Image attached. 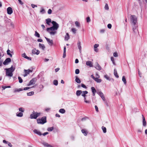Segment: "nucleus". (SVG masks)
Wrapping results in <instances>:
<instances>
[{
  "label": "nucleus",
  "instance_id": "nucleus-1",
  "mask_svg": "<svg viewBox=\"0 0 147 147\" xmlns=\"http://www.w3.org/2000/svg\"><path fill=\"white\" fill-rule=\"evenodd\" d=\"M51 23L53 26L50 28H47V31L50 35H54L57 33L56 30L59 28V24L55 21H53Z\"/></svg>",
  "mask_w": 147,
  "mask_h": 147
},
{
  "label": "nucleus",
  "instance_id": "nucleus-2",
  "mask_svg": "<svg viewBox=\"0 0 147 147\" xmlns=\"http://www.w3.org/2000/svg\"><path fill=\"white\" fill-rule=\"evenodd\" d=\"M131 23L133 26V31L137 33L138 31L137 29V26L136 25L137 21V17L135 15H130V17Z\"/></svg>",
  "mask_w": 147,
  "mask_h": 147
},
{
  "label": "nucleus",
  "instance_id": "nucleus-3",
  "mask_svg": "<svg viewBox=\"0 0 147 147\" xmlns=\"http://www.w3.org/2000/svg\"><path fill=\"white\" fill-rule=\"evenodd\" d=\"M5 76L9 77H11L13 76V72L15 70V68H13V66L9 68H5Z\"/></svg>",
  "mask_w": 147,
  "mask_h": 147
},
{
  "label": "nucleus",
  "instance_id": "nucleus-4",
  "mask_svg": "<svg viewBox=\"0 0 147 147\" xmlns=\"http://www.w3.org/2000/svg\"><path fill=\"white\" fill-rule=\"evenodd\" d=\"M37 123L38 124H43L47 122L46 117H43L41 119H37Z\"/></svg>",
  "mask_w": 147,
  "mask_h": 147
},
{
  "label": "nucleus",
  "instance_id": "nucleus-5",
  "mask_svg": "<svg viewBox=\"0 0 147 147\" xmlns=\"http://www.w3.org/2000/svg\"><path fill=\"white\" fill-rule=\"evenodd\" d=\"M40 113H37L34 111L32 113L30 114V118L31 119H36L38 117L40 116Z\"/></svg>",
  "mask_w": 147,
  "mask_h": 147
},
{
  "label": "nucleus",
  "instance_id": "nucleus-6",
  "mask_svg": "<svg viewBox=\"0 0 147 147\" xmlns=\"http://www.w3.org/2000/svg\"><path fill=\"white\" fill-rule=\"evenodd\" d=\"M88 92L87 91H83L82 92V96L84 97V101L85 102L88 103H90V101L89 100H87L86 98V94H88Z\"/></svg>",
  "mask_w": 147,
  "mask_h": 147
},
{
  "label": "nucleus",
  "instance_id": "nucleus-7",
  "mask_svg": "<svg viewBox=\"0 0 147 147\" xmlns=\"http://www.w3.org/2000/svg\"><path fill=\"white\" fill-rule=\"evenodd\" d=\"M97 93L100 96L101 98H102L103 101L106 103V105H108V104L107 103L106 101L103 93L101 91L97 92Z\"/></svg>",
  "mask_w": 147,
  "mask_h": 147
},
{
  "label": "nucleus",
  "instance_id": "nucleus-8",
  "mask_svg": "<svg viewBox=\"0 0 147 147\" xmlns=\"http://www.w3.org/2000/svg\"><path fill=\"white\" fill-rule=\"evenodd\" d=\"M36 78H33L29 82V83L27 85L28 86H29L32 85L34 84H35L36 81Z\"/></svg>",
  "mask_w": 147,
  "mask_h": 147
},
{
  "label": "nucleus",
  "instance_id": "nucleus-9",
  "mask_svg": "<svg viewBox=\"0 0 147 147\" xmlns=\"http://www.w3.org/2000/svg\"><path fill=\"white\" fill-rule=\"evenodd\" d=\"M32 52L34 54L38 55L40 53V52L38 50L34 49L32 50Z\"/></svg>",
  "mask_w": 147,
  "mask_h": 147
},
{
  "label": "nucleus",
  "instance_id": "nucleus-10",
  "mask_svg": "<svg viewBox=\"0 0 147 147\" xmlns=\"http://www.w3.org/2000/svg\"><path fill=\"white\" fill-rule=\"evenodd\" d=\"M11 61L10 58H7L3 62V64L5 65H7L8 63Z\"/></svg>",
  "mask_w": 147,
  "mask_h": 147
},
{
  "label": "nucleus",
  "instance_id": "nucleus-11",
  "mask_svg": "<svg viewBox=\"0 0 147 147\" xmlns=\"http://www.w3.org/2000/svg\"><path fill=\"white\" fill-rule=\"evenodd\" d=\"M78 47L79 49V52L80 53H81L82 52V47L81 46V42L78 40L77 43Z\"/></svg>",
  "mask_w": 147,
  "mask_h": 147
},
{
  "label": "nucleus",
  "instance_id": "nucleus-12",
  "mask_svg": "<svg viewBox=\"0 0 147 147\" xmlns=\"http://www.w3.org/2000/svg\"><path fill=\"white\" fill-rule=\"evenodd\" d=\"M45 38L50 45L52 46L53 45V41L52 40H51L50 39L46 37Z\"/></svg>",
  "mask_w": 147,
  "mask_h": 147
},
{
  "label": "nucleus",
  "instance_id": "nucleus-13",
  "mask_svg": "<svg viewBox=\"0 0 147 147\" xmlns=\"http://www.w3.org/2000/svg\"><path fill=\"white\" fill-rule=\"evenodd\" d=\"M7 13L9 15L13 13L12 9L10 7H9L7 8Z\"/></svg>",
  "mask_w": 147,
  "mask_h": 147
},
{
  "label": "nucleus",
  "instance_id": "nucleus-14",
  "mask_svg": "<svg viewBox=\"0 0 147 147\" xmlns=\"http://www.w3.org/2000/svg\"><path fill=\"white\" fill-rule=\"evenodd\" d=\"M142 124L144 127H146V122L145 120V118L143 115H142Z\"/></svg>",
  "mask_w": 147,
  "mask_h": 147
},
{
  "label": "nucleus",
  "instance_id": "nucleus-15",
  "mask_svg": "<svg viewBox=\"0 0 147 147\" xmlns=\"http://www.w3.org/2000/svg\"><path fill=\"white\" fill-rule=\"evenodd\" d=\"M95 68L99 70L101 69V67L99 65L97 62H96L95 63Z\"/></svg>",
  "mask_w": 147,
  "mask_h": 147
},
{
  "label": "nucleus",
  "instance_id": "nucleus-16",
  "mask_svg": "<svg viewBox=\"0 0 147 147\" xmlns=\"http://www.w3.org/2000/svg\"><path fill=\"white\" fill-rule=\"evenodd\" d=\"M41 143L45 147H53V146L51 145H50L48 143L45 142H41Z\"/></svg>",
  "mask_w": 147,
  "mask_h": 147
},
{
  "label": "nucleus",
  "instance_id": "nucleus-17",
  "mask_svg": "<svg viewBox=\"0 0 147 147\" xmlns=\"http://www.w3.org/2000/svg\"><path fill=\"white\" fill-rule=\"evenodd\" d=\"M33 132L34 133L36 134L39 136H40L42 135L41 132L39 130L36 129H34L33 130Z\"/></svg>",
  "mask_w": 147,
  "mask_h": 147
},
{
  "label": "nucleus",
  "instance_id": "nucleus-18",
  "mask_svg": "<svg viewBox=\"0 0 147 147\" xmlns=\"http://www.w3.org/2000/svg\"><path fill=\"white\" fill-rule=\"evenodd\" d=\"M91 90H92V92L93 93V95L94 96L95 95V93L96 92V90L95 88L93 87H91Z\"/></svg>",
  "mask_w": 147,
  "mask_h": 147
},
{
  "label": "nucleus",
  "instance_id": "nucleus-19",
  "mask_svg": "<svg viewBox=\"0 0 147 147\" xmlns=\"http://www.w3.org/2000/svg\"><path fill=\"white\" fill-rule=\"evenodd\" d=\"M86 65L91 67H93L92 62L90 61H88L86 62Z\"/></svg>",
  "mask_w": 147,
  "mask_h": 147
},
{
  "label": "nucleus",
  "instance_id": "nucleus-20",
  "mask_svg": "<svg viewBox=\"0 0 147 147\" xmlns=\"http://www.w3.org/2000/svg\"><path fill=\"white\" fill-rule=\"evenodd\" d=\"M39 46L40 48L43 50H44L45 48V46L44 44H41L40 43L39 44Z\"/></svg>",
  "mask_w": 147,
  "mask_h": 147
},
{
  "label": "nucleus",
  "instance_id": "nucleus-21",
  "mask_svg": "<svg viewBox=\"0 0 147 147\" xmlns=\"http://www.w3.org/2000/svg\"><path fill=\"white\" fill-rule=\"evenodd\" d=\"M23 115V114L22 112H18L16 114V116L18 117H22Z\"/></svg>",
  "mask_w": 147,
  "mask_h": 147
},
{
  "label": "nucleus",
  "instance_id": "nucleus-22",
  "mask_svg": "<svg viewBox=\"0 0 147 147\" xmlns=\"http://www.w3.org/2000/svg\"><path fill=\"white\" fill-rule=\"evenodd\" d=\"M81 131L84 136H86L87 135L88 132L86 129H82V130Z\"/></svg>",
  "mask_w": 147,
  "mask_h": 147
},
{
  "label": "nucleus",
  "instance_id": "nucleus-23",
  "mask_svg": "<svg viewBox=\"0 0 147 147\" xmlns=\"http://www.w3.org/2000/svg\"><path fill=\"white\" fill-rule=\"evenodd\" d=\"M23 90L22 88H20L19 89L16 88L13 91V92L16 93V92H19L20 91H22Z\"/></svg>",
  "mask_w": 147,
  "mask_h": 147
},
{
  "label": "nucleus",
  "instance_id": "nucleus-24",
  "mask_svg": "<svg viewBox=\"0 0 147 147\" xmlns=\"http://www.w3.org/2000/svg\"><path fill=\"white\" fill-rule=\"evenodd\" d=\"M69 38V36L68 33H67L65 36V40H68Z\"/></svg>",
  "mask_w": 147,
  "mask_h": 147
},
{
  "label": "nucleus",
  "instance_id": "nucleus-25",
  "mask_svg": "<svg viewBox=\"0 0 147 147\" xmlns=\"http://www.w3.org/2000/svg\"><path fill=\"white\" fill-rule=\"evenodd\" d=\"M24 71L25 73H26L27 75L28 74H30V72H32V70L29 69L28 70L24 69Z\"/></svg>",
  "mask_w": 147,
  "mask_h": 147
},
{
  "label": "nucleus",
  "instance_id": "nucleus-26",
  "mask_svg": "<svg viewBox=\"0 0 147 147\" xmlns=\"http://www.w3.org/2000/svg\"><path fill=\"white\" fill-rule=\"evenodd\" d=\"M82 91L81 90H78L76 91V95L77 96H80L82 93Z\"/></svg>",
  "mask_w": 147,
  "mask_h": 147
},
{
  "label": "nucleus",
  "instance_id": "nucleus-27",
  "mask_svg": "<svg viewBox=\"0 0 147 147\" xmlns=\"http://www.w3.org/2000/svg\"><path fill=\"white\" fill-rule=\"evenodd\" d=\"M46 24L48 25H50V23L51 22V20L50 18H48L46 20Z\"/></svg>",
  "mask_w": 147,
  "mask_h": 147
},
{
  "label": "nucleus",
  "instance_id": "nucleus-28",
  "mask_svg": "<svg viewBox=\"0 0 147 147\" xmlns=\"http://www.w3.org/2000/svg\"><path fill=\"white\" fill-rule=\"evenodd\" d=\"M114 74L115 76L117 78H119V76L118 75L117 71L115 69L114 70Z\"/></svg>",
  "mask_w": 147,
  "mask_h": 147
},
{
  "label": "nucleus",
  "instance_id": "nucleus-29",
  "mask_svg": "<svg viewBox=\"0 0 147 147\" xmlns=\"http://www.w3.org/2000/svg\"><path fill=\"white\" fill-rule=\"evenodd\" d=\"M98 78H95L94 80L95 81L98 83H100L101 82L102 80Z\"/></svg>",
  "mask_w": 147,
  "mask_h": 147
},
{
  "label": "nucleus",
  "instance_id": "nucleus-30",
  "mask_svg": "<svg viewBox=\"0 0 147 147\" xmlns=\"http://www.w3.org/2000/svg\"><path fill=\"white\" fill-rule=\"evenodd\" d=\"M40 13L42 14H44L45 13V11L43 7H41L40 8Z\"/></svg>",
  "mask_w": 147,
  "mask_h": 147
},
{
  "label": "nucleus",
  "instance_id": "nucleus-31",
  "mask_svg": "<svg viewBox=\"0 0 147 147\" xmlns=\"http://www.w3.org/2000/svg\"><path fill=\"white\" fill-rule=\"evenodd\" d=\"M75 24L76 26L78 27V28H80V24L79 22H78V21H76L75 22Z\"/></svg>",
  "mask_w": 147,
  "mask_h": 147
},
{
  "label": "nucleus",
  "instance_id": "nucleus-32",
  "mask_svg": "<svg viewBox=\"0 0 147 147\" xmlns=\"http://www.w3.org/2000/svg\"><path fill=\"white\" fill-rule=\"evenodd\" d=\"M76 79H75V81L76 82L78 83H80L81 82V81L76 76Z\"/></svg>",
  "mask_w": 147,
  "mask_h": 147
},
{
  "label": "nucleus",
  "instance_id": "nucleus-33",
  "mask_svg": "<svg viewBox=\"0 0 147 147\" xmlns=\"http://www.w3.org/2000/svg\"><path fill=\"white\" fill-rule=\"evenodd\" d=\"M59 111L60 113H61L62 114L64 113L65 112V110L63 109H60L59 110Z\"/></svg>",
  "mask_w": 147,
  "mask_h": 147
},
{
  "label": "nucleus",
  "instance_id": "nucleus-34",
  "mask_svg": "<svg viewBox=\"0 0 147 147\" xmlns=\"http://www.w3.org/2000/svg\"><path fill=\"white\" fill-rule=\"evenodd\" d=\"M122 80L124 84H126V80L124 76L122 77Z\"/></svg>",
  "mask_w": 147,
  "mask_h": 147
},
{
  "label": "nucleus",
  "instance_id": "nucleus-35",
  "mask_svg": "<svg viewBox=\"0 0 147 147\" xmlns=\"http://www.w3.org/2000/svg\"><path fill=\"white\" fill-rule=\"evenodd\" d=\"M104 77L105 78H106L107 80H108L109 81L111 80V78L107 75H104Z\"/></svg>",
  "mask_w": 147,
  "mask_h": 147
},
{
  "label": "nucleus",
  "instance_id": "nucleus-36",
  "mask_svg": "<svg viewBox=\"0 0 147 147\" xmlns=\"http://www.w3.org/2000/svg\"><path fill=\"white\" fill-rule=\"evenodd\" d=\"M34 92L33 91H31L27 93V95L28 96L32 95L34 94Z\"/></svg>",
  "mask_w": 147,
  "mask_h": 147
},
{
  "label": "nucleus",
  "instance_id": "nucleus-37",
  "mask_svg": "<svg viewBox=\"0 0 147 147\" xmlns=\"http://www.w3.org/2000/svg\"><path fill=\"white\" fill-rule=\"evenodd\" d=\"M102 130L103 133H106V132L107 130H106V128L104 126H102Z\"/></svg>",
  "mask_w": 147,
  "mask_h": 147
},
{
  "label": "nucleus",
  "instance_id": "nucleus-38",
  "mask_svg": "<svg viewBox=\"0 0 147 147\" xmlns=\"http://www.w3.org/2000/svg\"><path fill=\"white\" fill-rule=\"evenodd\" d=\"M53 84L57 86L58 84V82L57 80H54L53 82Z\"/></svg>",
  "mask_w": 147,
  "mask_h": 147
},
{
  "label": "nucleus",
  "instance_id": "nucleus-39",
  "mask_svg": "<svg viewBox=\"0 0 147 147\" xmlns=\"http://www.w3.org/2000/svg\"><path fill=\"white\" fill-rule=\"evenodd\" d=\"M10 51L9 49L7 50V54L8 55H9L11 57H12V55L10 53Z\"/></svg>",
  "mask_w": 147,
  "mask_h": 147
},
{
  "label": "nucleus",
  "instance_id": "nucleus-40",
  "mask_svg": "<svg viewBox=\"0 0 147 147\" xmlns=\"http://www.w3.org/2000/svg\"><path fill=\"white\" fill-rule=\"evenodd\" d=\"M76 31L77 30L75 28H72L71 29V31L74 34L76 33Z\"/></svg>",
  "mask_w": 147,
  "mask_h": 147
},
{
  "label": "nucleus",
  "instance_id": "nucleus-41",
  "mask_svg": "<svg viewBox=\"0 0 147 147\" xmlns=\"http://www.w3.org/2000/svg\"><path fill=\"white\" fill-rule=\"evenodd\" d=\"M19 111L21 112H24V109L22 107H20L19 109Z\"/></svg>",
  "mask_w": 147,
  "mask_h": 147
},
{
  "label": "nucleus",
  "instance_id": "nucleus-42",
  "mask_svg": "<svg viewBox=\"0 0 147 147\" xmlns=\"http://www.w3.org/2000/svg\"><path fill=\"white\" fill-rule=\"evenodd\" d=\"M34 35L35 36L38 37V38H39L40 37L39 34L36 31H35Z\"/></svg>",
  "mask_w": 147,
  "mask_h": 147
},
{
  "label": "nucleus",
  "instance_id": "nucleus-43",
  "mask_svg": "<svg viewBox=\"0 0 147 147\" xmlns=\"http://www.w3.org/2000/svg\"><path fill=\"white\" fill-rule=\"evenodd\" d=\"M54 129L53 127H49L47 129V130L49 131H52Z\"/></svg>",
  "mask_w": 147,
  "mask_h": 147
},
{
  "label": "nucleus",
  "instance_id": "nucleus-44",
  "mask_svg": "<svg viewBox=\"0 0 147 147\" xmlns=\"http://www.w3.org/2000/svg\"><path fill=\"white\" fill-rule=\"evenodd\" d=\"M18 79L19 80V82L20 83H22L23 82V80L21 77L19 76L18 77Z\"/></svg>",
  "mask_w": 147,
  "mask_h": 147
},
{
  "label": "nucleus",
  "instance_id": "nucleus-45",
  "mask_svg": "<svg viewBox=\"0 0 147 147\" xmlns=\"http://www.w3.org/2000/svg\"><path fill=\"white\" fill-rule=\"evenodd\" d=\"M105 8L106 10H108L109 9V8L108 5L107 4V3L106 4L105 7Z\"/></svg>",
  "mask_w": 147,
  "mask_h": 147
},
{
  "label": "nucleus",
  "instance_id": "nucleus-46",
  "mask_svg": "<svg viewBox=\"0 0 147 147\" xmlns=\"http://www.w3.org/2000/svg\"><path fill=\"white\" fill-rule=\"evenodd\" d=\"M75 74H78L80 73V70L78 69H76L75 70Z\"/></svg>",
  "mask_w": 147,
  "mask_h": 147
},
{
  "label": "nucleus",
  "instance_id": "nucleus-47",
  "mask_svg": "<svg viewBox=\"0 0 147 147\" xmlns=\"http://www.w3.org/2000/svg\"><path fill=\"white\" fill-rule=\"evenodd\" d=\"M52 10L51 9H49L47 11V13L48 14H50L52 13Z\"/></svg>",
  "mask_w": 147,
  "mask_h": 147
},
{
  "label": "nucleus",
  "instance_id": "nucleus-48",
  "mask_svg": "<svg viewBox=\"0 0 147 147\" xmlns=\"http://www.w3.org/2000/svg\"><path fill=\"white\" fill-rule=\"evenodd\" d=\"M90 20L89 17H88L86 18V22H90Z\"/></svg>",
  "mask_w": 147,
  "mask_h": 147
},
{
  "label": "nucleus",
  "instance_id": "nucleus-49",
  "mask_svg": "<svg viewBox=\"0 0 147 147\" xmlns=\"http://www.w3.org/2000/svg\"><path fill=\"white\" fill-rule=\"evenodd\" d=\"M113 56L115 57H117L118 56V54L117 52H115L113 54Z\"/></svg>",
  "mask_w": 147,
  "mask_h": 147
},
{
  "label": "nucleus",
  "instance_id": "nucleus-50",
  "mask_svg": "<svg viewBox=\"0 0 147 147\" xmlns=\"http://www.w3.org/2000/svg\"><path fill=\"white\" fill-rule=\"evenodd\" d=\"M81 86L83 88L86 89L87 88L86 86L84 84H81Z\"/></svg>",
  "mask_w": 147,
  "mask_h": 147
},
{
  "label": "nucleus",
  "instance_id": "nucleus-51",
  "mask_svg": "<svg viewBox=\"0 0 147 147\" xmlns=\"http://www.w3.org/2000/svg\"><path fill=\"white\" fill-rule=\"evenodd\" d=\"M99 46L98 44H95L94 45V48H97Z\"/></svg>",
  "mask_w": 147,
  "mask_h": 147
},
{
  "label": "nucleus",
  "instance_id": "nucleus-52",
  "mask_svg": "<svg viewBox=\"0 0 147 147\" xmlns=\"http://www.w3.org/2000/svg\"><path fill=\"white\" fill-rule=\"evenodd\" d=\"M107 27L109 29H111L112 27V25L111 24H109L107 25Z\"/></svg>",
  "mask_w": 147,
  "mask_h": 147
},
{
  "label": "nucleus",
  "instance_id": "nucleus-53",
  "mask_svg": "<svg viewBox=\"0 0 147 147\" xmlns=\"http://www.w3.org/2000/svg\"><path fill=\"white\" fill-rule=\"evenodd\" d=\"M31 6L33 8H34L35 7H37V6L35 5L31 4Z\"/></svg>",
  "mask_w": 147,
  "mask_h": 147
},
{
  "label": "nucleus",
  "instance_id": "nucleus-54",
  "mask_svg": "<svg viewBox=\"0 0 147 147\" xmlns=\"http://www.w3.org/2000/svg\"><path fill=\"white\" fill-rule=\"evenodd\" d=\"M39 88H40L41 89V90H42V89H43L44 86L43 85H40L39 86Z\"/></svg>",
  "mask_w": 147,
  "mask_h": 147
},
{
  "label": "nucleus",
  "instance_id": "nucleus-55",
  "mask_svg": "<svg viewBox=\"0 0 147 147\" xmlns=\"http://www.w3.org/2000/svg\"><path fill=\"white\" fill-rule=\"evenodd\" d=\"M95 110L97 112H98V108L97 106L96 105H95Z\"/></svg>",
  "mask_w": 147,
  "mask_h": 147
},
{
  "label": "nucleus",
  "instance_id": "nucleus-56",
  "mask_svg": "<svg viewBox=\"0 0 147 147\" xmlns=\"http://www.w3.org/2000/svg\"><path fill=\"white\" fill-rule=\"evenodd\" d=\"M3 62V60H2L0 59V67L2 66V63Z\"/></svg>",
  "mask_w": 147,
  "mask_h": 147
},
{
  "label": "nucleus",
  "instance_id": "nucleus-57",
  "mask_svg": "<svg viewBox=\"0 0 147 147\" xmlns=\"http://www.w3.org/2000/svg\"><path fill=\"white\" fill-rule=\"evenodd\" d=\"M7 144H8V146L10 147H12V144H11L9 142H8V143H7Z\"/></svg>",
  "mask_w": 147,
  "mask_h": 147
},
{
  "label": "nucleus",
  "instance_id": "nucleus-58",
  "mask_svg": "<svg viewBox=\"0 0 147 147\" xmlns=\"http://www.w3.org/2000/svg\"><path fill=\"white\" fill-rule=\"evenodd\" d=\"M66 56V52H63V58H65V57Z\"/></svg>",
  "mask_w": 147,
  "mask_h": 147
},
{
  "label": "nucleus",
  "instance_id": "nucleus-59",
  "mask_svg": "<svg viewBox=\"0 0 147 147\" xmlns=\"http://www.w3.org/2000/svg\"><path fill=\"white\" fill-rule=\"evenodd\" d=\"M30 88V87H25V88H24V90H27L28 89H29Z\"/></svg>",
  "mask_w": 147,
  "mask_h": 147
},
{
  "label": "nucleus",
  "instance_id": "nucleus-60",
  "mask_svg": "<svg viewBox=\"0 0 147 147\" xmlns=\"http://www.w3.org/2000/svg\"><path fill=\"white\" fill-rule=\"evenodd\" d=\"M88 117H83L82 118L81 120L82 121H84L86 120L87 119H88Z\"/></svg>",
  "mask_w": 147,
  "mask_h": 147
},
{
  "label": "nucleus",
  "instance_id": "nucleus-61",
  "mask_svg": "<svg viewBox=\"0 0 147 147\" xmlns=\"http://www.w3.org/2000/svg\"><path fill=\"white\" fill-rule=\"evenodd\" d=\"M19 3L21 5H22L23 4V3H22V2L21 1V0H18Z\"/></svg>",
  "mask_w": 147,
  "mask_h": 147
},
{
  "label": "nucleus",
  "instance_id": "nucleus-62",
  "mask_svg": "<svg viewBox=\"0 0 147 147\" xmlns=\"http://www.w3.org/2000/svg\"><path fill=\"white\" fill-rule=\"evenodd\" d=\"M48 134L49 133L48 132H46L42 134V135H43V136H45L46 135Z\"/></svg>",
  "mask_w": 147,
  "mask_h": 147
},
{
  "label": "nucleus",
  "instance_id": "nucleus-63",
  "mask_svg": "<svg viewBox=\"0 0 147 147\" xmlns=\"http://www.w3.org/2000/svg\"><path fill=\"white\" fill-rule=\"evenodd\" d=\"M79 62V60L78 59H76L75 61V63H77Z\"/></svg>",
  "mask_w": 147,
  "mask_h": 147
},
{
  "label": "nucleus",
  "instance_id": "nucleus-64",
  "mask_svg": "<svg viewBox=\"0 0 147 147\" xmlns=\"http://www.w3.org/2000/svg\"><path fill=\"white\" fill-rule=\"evenodd\" d=\"M105 31L104 29H101L100 30V32L101 33H103Z\"/></svg>",
  "mask_w": 147,
  "mask_h": 147
}]
</instances>
